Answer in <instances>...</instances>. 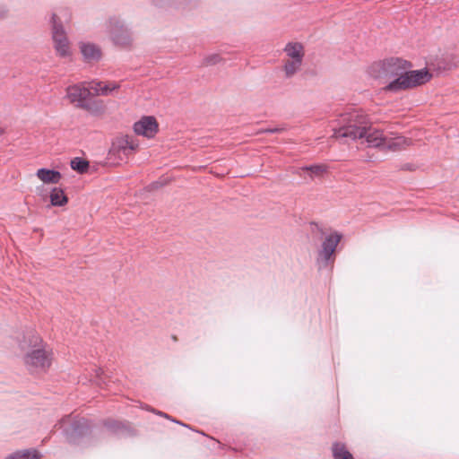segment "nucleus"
I'll return each mask as SVG.
<instances>
[{"instance_id": "20e7f679", "label": "nucleus", "mask_w": 459, "mask_h": 459, "mask_svg": "<svg viewBox=\"0 0 459 459\" xmlns=\"http://www.w3.org/2000/svg\"><path fill=\"white\" fill-rule=\"evenodd\" d=\"M139 149V141L132 135L121 134L113 139L108 153L110 162L116 164L126 161Z\"/></svg>"}, {"instance_id": "7ed1b4c3", "label": "nucleus", "mask_w": 459, "mask_h": 459, "mask_svg": "<svg viewBox=\"0 0 459 459\" xmlns=\"http://www.w3.org/2000/svg\"><path fill=\"white\" fill-rule=\"evenodd\" d=\"M337 126L333 128L332 137L335 139L347 138L352 141L361 140L367 133L370 119L364 111L352 109L340 115L336 120Z\"/></svg>"}, {"instance_id": "5701e85b", "label": "nucleus", "mask_w": 459, "mask_h": 459, "mask_svg": "<svg viewBox=\"0 0 459 459\" xmlns=\"http://www.w3.org/2000/svg\"><path fill=\"white\" fill-rule=\"evenodd\" d=\"M221 60V57L218 54H212V55H209L207 56L204 59V65H215L217 63H219Z\"/></svg>"}, {"instance_id": "a211bd4d", "label": "nucleus", "mask_w": 459, "mask_h": 459, "mask_svg": "<svg viewBox=\"0 0 459 459\" xmlns=\"http://www.w3.org/2000/svg\"><path fill=\"white\" fill-rule=\"evenodd\" d=\"M302 170L307 171L311 178L323 177L327 171L328 167L325 164H314L301 168Z\"/></svg>"}, {"instance_id": "b1692460", "label": "nucleus", "mask_w": 459, "mask_h": 459, "mask_svg": "<svg viewBox=\"0 0 459 459\" xmlns=\"http://www.w3.org/2000/svg\"><path fill=\"white\" fill-rule=\"evenodd\" d=\"M6 14V10L4 8L0 7V17H4Z\"/></svg>"}, {"instance_id": "ddd939ff", "label": "nucleus", "mask_w": 459, "mask_h": 459, "mask_svg": "<svg viewBox=\"0 0 459 459\" xmlns=\"http://www.w3.org/2000/svg\"><path fill=\"white\" fill-rule=\"evenodd\" d=\"M81 53L86 62H97L101 58L102 53L100 48L90 42H83L80 46Z\"/></svg>"}, {"instance_id": "f257e3e1", "label": "nucleus", "mask_w": 459, "mask_h": 459, "mask_svg": "<svg viewBox=\"0 0 459 459\" xmlns=\"http://www.w3.org/2000/svg\"><path fill=\"white\" fill-rule=\"evenodd\" d=\"M19 349L23 352L22 361L31 374L45 373L53 359L51 348L33 328H26L15 335Z\"/></svg>"}, {"instance_id": "423d86ee", "label": "nucleus", "mask_w": 459, "mask_h": 459, "mask_svg": "<svg viewBox=\"0 0 459 459\" xmlns=\"http://www.w3.org/2000/svg\"><path fill=\"white\" fill-rule=\"evenodd\" d=\"M342 235L337 231L326 235L317 251L316 264L319 269L332 266L335 260V250Z\"/></svg>"}, {"instance_id": "2eb2a0df", "label": "nucleus", "mask_w": 459, "mask_h": 459, "mask_svg": "<svg viewBox=\"0 0 459 459\" xmlns=\"http://www.w3.org/2000/svg\"><path fill=\"white\" fill-rule=\"evenodd\" d=\"M36 176L45 184H57L61 179L59 171L48 169H38Z\"/></svg>"}, {"instance_id": "393cba45", "label": "nucleus", "mask_w": 459, "mask_h": 459, "mask_svg": "<svg viewBox=\"0 0 459 459\" xmlns=\"http://www.w3.org/2000/svg\"><path fill=\"white\" fill-rule=\"evenodd\" d=\"M280 129L279 128H272V129H266L265 132H269V133H276V132H279Z\"/></svg>"}, {"instance_id": "4468645a", "label": "nucleus", "mask_w": 459, "mask_h": 459, "mask_svg": "<svg viewBox=\"0 0 459 459\" xmlns=\"http://www.w3.org/2000/svg\"><path fill=\"white\" fill-rule=\"evenodd\" d=\"M412 144V138L403 135H396L391 138L386 137L385 147L390 151L397 152L405 149Z\"/></svg>"}, {"instance_id": "f03ea898", "label": "nucleus", "mask_w": 459, "mask_h": 459, "mask_svg": "<svg viewBox=\"0 0 459 459\" xmlns=\"http://www.w3.org/2000/svg\"><path fill=\"white\" fill-rule=\"evenodd\" d=\"M410 64L400 58L386 59L382 64L384 77L388 83L385 91L399 92L424 84L431 78L427 69L407 71Z\"/></svg>"}, {"instance_id": "9b49d317", "label": "nucleus", "mask_w": 459, "mask_h": 459, "mask_svg": "<svg viewBox=\"0 0 459 459\" xmlns=\"http://www.w3.org/2000/svg\"><path fill=\"white\" fill-rule=\"evenodd\" d=\"M91 97V90L84 84H74L66 88V98L77 107H83L84 102Z\"/></svg>"}, {"instance_id": "dca6fc26", "label": "nucleus", "mask_w": 459, "mask_h": 459, "mask_svg": "<svg viewBox=\"0 0 459 459\" xmlns=\"http://www.w3.org/2000/svg\"><path fill=\"white\" fill-rule=\"evenodd\" d=\"M41 453L35 448L20 449L7 455L4 459H41Z\"/></svg>"}, {"instance_id": "a878e982", "label": "nucleus", "mask_w": 459, "mask_h": 459, "mask_svg": "<svg viewBox=\"0 0 459 459\" xmlns=\"http://www.w3.org/2000/svg\"><path fill=\"white\" fill-rule=\"evenodd\" d=\"M159 414H160V415L164 416L165 418H168V415H167V414H163V413H161V412H159Z\"/></svg>"}, {"instance_id": "4be33fe9", "label": "nucleus", "mask_w": 459, "mask_h": 459, "mask_svg": "<svg viewBox=\"0 0 459 459\" xmlns=\"http://www.w3.org/2000/svg\"><path fill=\"white\" fill-rule=\"evenodd\" d=\"M86 87L91 90V96H101L100 91H102V82L92 81Z\"/></svg>"}, {"instance_id": "aec40b11", "label": "nucleus", "mask_w": 459, "mask_h": 459, "mask_svg": "<svg viewBox=\"0 0 459 459\" xmlns=\"http://www.w3.org/2000/svg\"><path fill=\"white\" fill-rule=\"evenodd\" d=\"M89 163L82 158H74L71 160V168L79 173H83L88 169Z\"/></svg>"}, {"instance_id": "f3484780", "label": "nucleus", "mask_w": 459, "mask_h": 459, "mask_svg": "<svg viewBox=\"0 0 459 459\" xmlns=\"http://www.w3.org/2000/svg\"><path fill=\"white\" fill-rule=\"evenodd\" d=\"M50 203L53 206H64L67 204L68 198L59 187H54L50 192Z\"/></svg>"}, {"instance_id": "39448f33", "label": "nucleus", "mask_w": 459, "mask_h": 459, "mask_svg": "<svg viewBox=\"0 0 459 459\" xmlns=\"http://www.w3.org/2000/svg\"><path fill=\"white\" fill-rule=\"evenodd\" d=\"M282 70L286 78H292L302 68L305 48L300 42H288L283 48Z\"/></svg>"}, {"instance_id": "6e6552de", "label": "nucleus", "mask_w": 459, "mask_h": 459, "mask_svg": "<svg viewBox=\"0 0 459 459\" xmlns=\"http://www.w3.org/2000/svg\"><path fill=\"white\" fill-rule=\"evenodd\" d=\"M55 427L62 429L67 440L74 443L77 436L84 434L87 424L84 419L75 420L74 417L68 415L64 417Z\"/></svg>"}, {"instance_id": "f8f14e48", "label": "nucleus", "mask_w": 459, "mask_h": 459, "mask_svg": "<svg viewBox=\"0 0 459 459\" xmlns=\"http://www.w3.org/2000/svg\"><path fill=\"white\" fill-rule=\"evenodd\" d=\"M363 139L368 147H385L386 136L381 130L373 127L370 122Z\"/></svg>"}, {"instance_id": "412c9836", "label": "nucleus", "mask_w": 459, "mask_h": 459, "mask_svg": "<svg viewBox=\"0 0 459 459\" xmlns=\"http://www.w3.org/2000/svg\"><path fill=\"white\" fill-rule=\"evenodd\" d=\"M120 88V84L116 82H102V91H100L101 96H108L112 94L115 91Z\"/></svg>"}, {"instance_id": "9d476101", "label": "nucleus", "mask_w": 459, "mask_h": 459, "mask_svg": "<svg viewBox=\"0 0 459 459\" xmlns=\"http://www.w3.org/2000/svg\"><path fill=\"white\" fill-rule=\"evenodd\" d=\"M133 130L136 135L152 139L159 131V124L154 117L143 116L134 124Z\"/></svg>"}, {"instance_id": "6ab92c4d", "label": "nucleus", "mask_w": 459, "mask_h": 459, "mask_svg": "<svg viewBox=\"0 0 459 459\" xmlns=\"http://www.w3.org/2000/svg\"><path fill=\"white\" fill-rule=\"evenodd\" d=\"M333 455L335 459H353L352 455L342 444L336 443L333 446Z\"/></svg>"}, {"instance_id": "1a4fd4ad", "label": "nucleus", "mask_w": 459, "mask_h": 459, "mask_svg": "<svg viewBox=\"0 0 459 459\" xmlns=\"http://www.w3.org/2000/svg\"><path fill=\"white\" fill-rule=\"evenodd\" d=\"M56 16L53 14L52 38L56 54L61 57H68L71 55V48L63 26L56 21Z\"/></svg>"}, {"instance_id": "0eeeda50", "label": "nucleus", "mask_w": 459, "mask_h": 459, "mask_svg": "<svg viewBox=\"0 0 459 459\" xmlns=\"http://www.w3.org/2000/svg\"><path fill=\"white\" fill-rule=\"evenodd\" d=\"M108 32L112 42L119 47H127L132 42L128 28L118 19L111 18L108 23Z\"/></svg>"}]
</instances>
